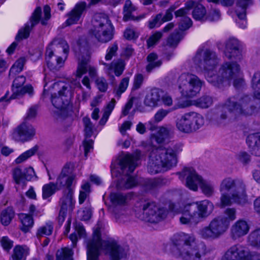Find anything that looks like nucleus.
I'll return each mask as SVG.
<instances>
[{
	"label": "nucleus",
	"instance_id": "f257e3e1",
	"mask_svg": "<svg viewBox=\"0 0 260 260\" xmlns=\"http://www.w3.org/2000/svg\"><path fill=\"white\" fill-rule=\"evenodd\" d=\"M194 63L204 70L209 83L218 88L229 86L231 80L239 74L240 66L236 62L225 61L218 71L215 70L219 62L215 52L209 49H200L193 58Z\"/></svg>",
	"mask_w": 260,
	"mask_h": 260
},
{
	"label": "nucleus",
	"instance_id": "f03ea898",
	"mask_svg": "<svg viewBox=\"0 0 260 260\" xmlns=\"http://www.w3.org/2000/svg\"><path fill=\"white\" fill-rule=\"evenodd\" d=\"M171 252L176 258L182 260H202L207 253L206 245L197 243L193 235L181 233L172 238Z\"/></svg>",
	"mask_w": 260,
	"mask_h": 260
},
{
	"label": "nucleus",
	"instance_id": "7ed1b4c3",
	"mask_svg": "<svg viewBox=\"0 0 260 260\" xmlns=\"http://www.w3.org/2000/svg\"><path fill=\"white\" fill-rule=\"evenodd\" d=\"M182 151V145L176 144L172 148L153 146L149 153L148 171L152 174L166 171L176 166L177 154Z\"/></svg>",
	"mask_w": 260,
	"mask_h": 260
},
{
	"label": "nucleus",
	"instance_id": "20e7f679",
	"mask_svg": "<svg viewBox=\"0 0 260 260\" xmlns=\"http://www.w3.org/2000/svg\"><path fill=\"white\" fill-rule=\"evenodd\" d=\"M101 236L100 229L96 228L87 242V260H98L100 250L108 254L112 260H119L124 255L123 249L115 240L110 238L103 240Z\"/></svg>",
	"mask_w": 260,
	"mask_h": 260
},
{
	"label": "nucleus",
	"instance_id": "39448f33",
	"mask_svg": "<svg viewBox=\"0 0 260 260\" xmlns=\"http://www.w3.org/2000/svg\"><path fill=\"white\" fill-rule=\"evenodd\" d=\"M213 204L208 200L185 205L180 208L178 204L170 203L169 209L172 211L181 213L180 221L182 224L194 225L202 218L208 216L213 211Z\"/></svg>",
	"mask_w": 260,
	"mask_h": 260
},
{
	"label": "nucleus",
	"instance_id": "423d86ee",
	"mask_svg": "<svg viewBox=\"0 0 260 260\" xmlns=\"http://www.w3.org/2000/svg\"><path fill=\"white\" fill-rule=\"evenodd\" d=\"M221 207L231 206L233 204L244 205L248 203L246 186L241 179L226 177L220 182Z\"/></svg>",
	"mask_w": 260,
	"mask_h": 260
},
{
	"label": "nucleus",
	"instance_id": "0eeeda50",
	"mask_svg": "<svg viewBox=\"0 0 260 260\" xmlns=\"http://www.w3.org/2000/svg\"><path fill=\"white\" fill-rule=\"evenodd\" d=\"M250 96L238 93L229 98L224 105L218 109L214 121L217 125H221L228 118L227 112L235 116L240 115H251L254 112L255 107L251 106Z\"/></svg>",
	"mask_w": 260,
	"mask_h": 260
},
{
	"label": "nucleus",
	"instance_id": "6e6552de",
	"mask_svg": "<svg viewBox=\"0 0 260 260\" xmlns=\"http://www.w3.org/2000/svg\"><path fill=\"white\" fill-rule=\"evenodd\" d=\"M141 154V151L136 150L133 154H125L119 156L117 164L121 173L125 176L117 181L116 186L118 189H128L137 185L136 179L128 175L138 166L137 161L140 158Z\"/></svg>",
	"mask_w": 260,
	"mask_h": 260
},
{
	"label": "nucleus",
	"instance_id": "1a4fd4ad",
	"mask_svg": "<svg viewBox=\"0 0 260 260\" xmlns=\"http://www.w3.org/2000/svg\"><path fill=\"white\" fill-rule=\"evenodd\" d=\"M176 128L184 134H191L201 128L205 123L204 116L201 114L191 111L182 115L175 122Z\"/></svg>",
	"mask_w": 260,
	"mask_h": 260
},
{
	"label": "nucleus",
	"instance_id": "9d476101",
	"mask_svg": "<svg viewBox=\"0 0 260 260\" xmlns=\"http://www.w3.org/2000/svg\"><path fill=\"white\" fill-rule=\"evenodd\" d=\"M131 198L130 193L112 192L110 194V201L115 206L112 212L116 222L125 223L129 220L126 205Z\"/></svg>",
	"mask_w": 260,
	"mask_h": 260
},
{
	"label": "nucleus",
	"instance_id": "9b49d317",
	"mask_svg": "<svg viewBox=\"0 0 260 260\" xmlns=\"http://www.w3.org/2000/svg\"><path fill=\"white\" fill-rule=\"evenodd\" d=\"M178 84L183 96L192 98L200 92L204 82L194 74L183 73L178 78Z\"/></svg>",
	"mask_w": 260,
	"mask_h": 260
},
{
	"label": "nucleus",
	"instance_id": "f8f14e48",
	"mask_svg": "<svg viewBox=\"0 0 260 260\" xmlns=\"http://www.w3.org/2000/svg\"><path fill=\"white\" fill-rule=\"evenodd\" d=\"M92 23L93 28L91 31L99 41L106 43L112 39L113 27L106 15H95Z\"/></svg>",
	"mask_w": 260,
	"mask_h": 260
},
{
	"label": "nucleus",
	"instance_id": "ddd939ff",
	"mask_svg": "<svg viewBox=\"0 0 260 260\" xmlns=\"http://www.w3.org/2000/svg\"><path fill=\"white\" fill-rule=\"evenodd\" d=\"M228 228V222L217 216L214 218L208 226L200 230V235L203 239L214 240L224 234Z\"/></svg>",
	"mask_w": 260,
	"mask_h": 260
},
{
	"label": "nucleus",
	"instance_id": "4468645a",
	"mask_svg": "<svg viewBox=\"0 0 260 260\" xmlns=\"http://www.w3.org/2000/svg\"><path fill=\"white\" fill-rule=\"evenodd\" d=\"M221 260H260V254L252 253L246 247L237 244L226 251Z\"/></svg>",
	"mask_w": 260,
	"mask_h": 260
},
{
	"label": "nucleus",
	"instance_id": "2eb2a0df",
	"mask_svg": "<svg viewBox=\"0 0 260 260\" xmlns=\"http://www.w3.org/2000/svg\"><path fill=\"white\" fill-rule=\"evenodd\" d=\"M143 216L142 219L151 223H157L167 216L165 209L158 206L154 202H147L142 205Z\"/></svg>",
	"mask_w": 260,
	"mask_h": 260
},
{
	"label": "nucleus",
	"instance_id": "dca6fc26",
	"mask_svg": "<svg viewBox=\"0 0 260 260\" xmlns=\"http://www.w3.org/2000/svg\"><path fill=\"white\" fill-rule=\"evenodd\" d=\"M177 174L180 180H183L186 177V186L194 191L198 190V185H200L203 180L192 168H184L181 172L177 173Z\"/></svg>",
	"mask_w": 260,
	"mask_h": 260
},
{
	"label": "nucleus",
	"instance_id": "f3484780",
	"mask_svg": "<svg viewBox=\"0 0 260 260\" xmlns=\"http://www.w3.org/2000/svg\"><path fill=\"white\" fill-rule=\"evenodd\" d=\"M26 81V78L23 76H19L13 81L12 86V94L10 99H15L23 96L27 93L31 96L34 93L33 87L30 84L23 86Z\"/></svg>",
	"mask_w": 260,
	"mask_h": 260
},
{
	"label": "nucleus",
	"instance_id": "a211bd4d",
	"mask_svg": "<svg viewBox=\"0 0 260 260\" xmlns=\"http://www.w3.org/2000/svg\"><path fill=\"white\" fill-rule=\"evenodd\" d=\"M74 203L72 189H64L63 192V196L59 201L60 209L58 217L59 223L62 224L64 221L68 210H73Z\"/></svg>",
	"mask_w": 260,
	"mask_h": 260
},
{
	"label": "nucleus",
	"instance_id": "6ab92c4d",
	"mask_svg": "<svg viewBox=\"0 0 260 260\" xmlns=\"http://www.w3.org/2000/svg\"><path fill=\"white\" fill-rule=\"evenodd\" d=\"M90 56L86 54L85 56H81L79 57L77 69L75 73L76 77L80 78L83 75L88 71L89 76L91 78L96 77L98 73L96 69L89 64Z\"/></svg>",
	"mask_w": 260,
	"mask_h": 260
},
{
	"label": "nucleus",
	"instance_id": "aec40b11",
	"mask_svg": "<svg viewBox=\"0 0 260 260\" xmlns=\"http://www.w3.org/2000/svg\"><path fill=\"white\" fill-rule=\"evenodd\" d=\"M42 14V10L40 7H37L32 13L30 18V23H26L24 28L20 29L17 36L16 40H20L23 39L27 38L29 36V33L31 29L38 24L40 20Z\"/></svg>",
	"mask_w": 260,
	"mask_h": 260
},
{
	"label": "nucleus",
	"instance_id": "412c9836",
	"mask_svg": "<svg viewBox=\"0 0 260 260\" xmlns=\"http://www.w3.org/2000/svg\"><path fill=\"white\" fill-rule=\"evenodd\" d=\"M35 135V130L31 125L23 123L13 132L12 136L17 141L24 142L31 139Z\"/></svg>",
	"mask_w": 260,
	"mask_h": 260
},
{
	"label": "nucleus",
	"instance_id": "4be33fe9",
	"mask_svg": "<svg viewBox=\"0 0 260 260\" xmlns=\"http://www.w3.org/2000/svg\"><path fill=\"white\" fill-rule=\"evenodd\" d=\"M224 54L229 59L240 60L242 54L239 49V41L234 38L228 40L225 43Z\"/></svg>",
	"mask_w": 260,
	"mask_h": 260
},
{
	"label": "nucleus",
	"instance_id": "5701e85b",
	"mask_svg": "<svg viewBox=\"0 0 260 260\" xmlns=\"http://www.w3.org/2000/svg\"><path fill=\"white\" fill-rule=\"evenodd\" d=\"M250 229V225L245 220L239 219L236 221L231 228V237L237 240L247 235Z\"/></svg>",
	"mask_w": 260,
	"mask_h": 260
},
{
	"label": "nucleus",
	"instance_id": "b1692460",
	"mask_svg": "<svg viewBox=\"0 0 260 260\" xmlns=\"http://www.w3.org/2000/svg\"><path fill=\"white\" fill-rule=\"evenodd\" d=\"M71 95L72 91L69 87L62 86L61 89L58 92V94L54 93L51 95V101L54 107L58 109H61L68 103V100L63 99L62 97L71 96Z\"/></svg>",
	"mask_w": 260,
	"mask_h": 260
},
{
	"label": "nucleus",
	"instance_id": "393cba45",
	"mask_svg": "<svg viewBox=\"0 0 260 260\" xmlns=\"http://www.w3.org/2000/svg\"><path fill=\"white\" fill-rule=\"evenodd\" d=\"M71 170L69 165H66L62 168L61 173L57 178L55 184L60 187V189L63 186H66V189L71 188V186L75 179V176L69 175Z\"/></svg>",
	"mask_w": 260,
	"mask_h": 260
},
{
	"label": "nucleus",
	"instance_id": "a878e982",
	"mask_svg": "<svg viewBox=\"0 0 260 260\" xmlns=\"http://www.w3.org/2000/svg\"><path fill=\"white\" fill-rule=\"evenodd\" d=\"M86 7L87 4L84 2L76 4L72 11L67 14L68 18L64 23L66 26L77 23L83 12L85 11Z\"/></svg>",
	"mask_w": 260,
	"mask_h": 260
},
{
	"label": "nucleus",
	"instance_id": "bb28decb",
	"mask_svg": "<svg viewBox=\"0 0 260 260\" xmlns=\"http://www.w3.org/2000/svg\"><path fill=\"white\" fill-rule=\"evenodd\" d=\"M246 143L251 153L260 156V133L249 135L246 139Z\"/></svg>",
	"mask_w": 260,
	"mask_h": 260
},
{
	"label": "nucleus",
	"instance_id": "cd10ccee",
	"mask_svg": "<svg viewBox=\"0 0 260 260\" xmlns=\"http://www.w3.org/2000/svg\"><path fill=\"white\" fill-rule=\"evenodd\" d=\"M172 131V127L161 126L156 134H152L150 139L152 143L155 142L157 144H160L164 143L165 140L170 137Z\"/></svg>",
	"mask_w": 260,
	"mask_h": 260
},
{
	"label": "nucleus",
	"instance_id": "c85d7f7f",
	"mask_svg": "<svg viewBox=\"0 0 260 260\" xmlns=\"http://www.w3.org/2000/svg\"><path fill=\"white\" fill-rule=\"evenodd\" d=\"M57 48H61L64 54V59L61 57L56 56L54 59H52L54 62L53 68L58 69L61 67L63 64L64 60L67 59L68 54L69 51V46L67 42L62 39L59 40L58 45L56 46Z\"/></svg>",
	"mask_w": 260,
	"mask_h": 260
},
{
	"label": "nucleus",
	"instance_id": "c756f323",
	"mask_svg": "<svg viewBox=\"0 0 260 260\" xmlns=\"http://www.w3.org/2000/svg\"><path fill=\"white\" fill-rule=\"evenodd\" d=\"M160 99V90L157 88H153L146 95L144 100V104L146 106L154 107L157 105Z\"/></svg>",
	"mask_w": 260,
	"mask_h": 260
},
{
	"label": "nucleus",
	"instance_id": "7c9ffc66",
	"mask_svg": "<svg viewBox=\"0 0 260 260\" xmlns=\"http://www.w3.org/2000/svg\"><path fill=\"white\" fill-rule=\"evenodd\" d=\"M192 7V17L197 21L204 22L207 20V12L205 8L201 4L193 1Z\"/></svg>",
	"mask_w": 260,
	"mask_h": 260
},
{
	"label": "nucleus",
	"instance_id": "2f4dec72",
	"mask_svg": "<svg viewBox=\"0 0 260 260\" xmlns=\"http://www.w3.org/2000/svg\"><path fill=\"white\" fill-rule=\"evenodd\" d=\"M102 64L105 66L104 70L107 74H110V71L113 69L114 72L116 76H120L124 69V64L121 60H118L115 62L113 61L111 64L104 62H102Z\"/></svg>",
	"mask_w": 260,
	"mask_h": 260
},
{
	"label": "nucleus",
	"instance_id": "473e14b6",
	"mask_svg": "<svg viewBox=\"0 0 260 260\" xmlns=\"http://www.w3.org/2000/svg\"><path fill=\"white\" fill-rule=\"evenodd\" d=\"M29 249L25 246L17 245L13 249L12 257L13 260H25Z\"/></svg>",
	"mask_w": 260,
	"mask_h": 260
},
{
	"label": "nucleus",
	"instance_id": "72a5a7b5",
	"mask_svg": "<svg viewBox=\"0 0 260 260\" xmlns=\"http://www.w3.org/2000/svg\"><path fill=\"white\" fill-rule=\"evenodd\" d=\"M213 103V98L208 95H204L193 101V105L199 108L207 109Z\"/></svg>",
	"mask_w": 260,
	"mask_h": 260
},
{
	"label": "nucleus",
	"instance_id": "f704fd0d",
	"mask_svg": "<svg viewBox=\"0 0 260 260\" xmlns=\"http://www.w3.org/2000/svg\"><path fill=\"white\" fill-rule=\"evenodd\" d=\"M15 216V212L12 208L8 207L3 210L0 215V220L4 226L8 225Z\"/></svg>",
	"mask_w": 260,
	"mask_h": 260
},
{
	"label": "nucleus",
	"instance_id": "c9c22d12",
	"mask_svg": "<svg viewBox=\"0 0 260 260\" xmlns=\"http://www.w3.org/2000/svg\"><path fill=\"white\" fill-rule=\"evenodd\" d=\"M147 59L149 63L146 67V70L150 72L153 69L159 67L161 64V60L158 59V56L155 53H150L147 57Z\"/></svg>",
	"mask_w": 260,
	"mask_h": 260
},
{
	"label": "nucleus",
	"instance_id": "e433bc0d",
	"mask_svg": "<svg viewBox=\"0 0 260 260\" xmlns=\"http://www.w3.org/2000/svg\"><path fill=\"white\" fill-rule=\"evenodd\" d=\"M60 190V187L57 186L54 182H50L43 185L42 187V197L44 199H46Z\"/></svg>",
	"mask_w": 260,
	"mask_h": 260
},
{
	"label": "nucleus",
	"instance_id": "4c0bfd02",
	"mask_svg": "<svg viewBox=\"0 0 260 260\" xmlns=\"http://www.w3.org/2000/svg\"><path fill=\"white\" fill-rule=\"evenodd\" d=\"M251 87L253 90L254 96L260 100V72L255 73L251 79Z\"/></svg>",
	"mask_w": 260,
	"mask_h": 260
},
{
	"label": "nucleus",
	"instance_id": "58836bf2",
	"mask_svg": "<svg viewBox=\"0 0 260 260\" xmlns=\"http://www.w3.org/2000/svg\"><path fill=\"white\" fill-rule=\"evenodd\" d=\"M19 218L22 224L21 230L25 233L27 232L34 224L32 217L27 214L22 213L19 215Z\"/></svg>",
	"mask_w": 260,
	"mask_h": 260
},
{
	"label": "nucleus",
	"instance_id": "ea45409f",
	"mask_svg": "<svg viewBox=\"0 0 260 260\" xmlns=\"http://www.w3.org/2000/svg\"><path fill=\"white\" fill-rule=\"evenodd\" d=\"M26 59L25 57H20L14 63L11 68L9 71V77H14L16 74L21 72L25 63Z\"/></svg>",
	"mask_w": 260,
	"mask_h": 260
},
{
	"label": "nucleus",
	"instance_id": "a19ab883",
	"mask_svg": "<svg viewBox=\"0 0 260 260\" xmlns=\"http://www.w3.org/2000/svg\"><path fill=\"white\" fill-rule=\"evenodd\" d=\"M73 251L67 247H64L57 251L56 254V260H73Z\"/></svg>",
	"mask_w": 260,
	"mask_h": 260
},
{
	"label": "nucleus",
	"instance_id": "79ce46f5",
	"mask_svg": "<svg viewBox=\"0 0 260 260\" xmlns=\"http://www.w3.org/2000/svg\"><path fill=\"white\" fill-rule=\"evenodd\" d=\"M38 146L36 145L31 149L23 152L15 159V162L17 164L23 162L31 156L34 155L38 151Z\"/></svg>",
	"mask_w": 260,
	"mask_h": 260
},
{
	"label": "nucleus",
	"instance_id": "37998d69",
	"mask_svg": "<svg viewBox=\"0 0 260 260\" xmlns=\"http://www.w3.org/2000/svg\"><path fill=\"white\" fill-rule=\"evenodd\" d=\"M200 186L202 192L207 197H211L214 193V185L204 179L201 182Z\"/></svg>",
	"mask_w": 260,
	"mask_h": 260
},
{
	"label": "nucleus",
	"instance_id": "c03bdc74",
	"mask_svg": "<svg viewBox=\"0 0 260 260\" xmlns=\"http://www.w3.org/2000/svg\"><path fill=\"white\" fill-rule=\"evenodd\" d=\"M183 37V35L181 33L175 30L168 37L167 44L170 47H176Z\"/></svg>",
	"mask_w": 260,
	"mask_h": 260
},
{
	"label": "nucleus",
	"instance_id": "a18cd8bd",
	"mask_svg": "<svg viewBox=\"0 0 260 260\" xmlns=\"http://www.w3.org/2000/svg\"><path fill=\"white\" fill-rule=\"evenodd\" d=\"M219 217L227 222L228 225L229 226L230 222L236 218V210L234 208H228L224 210V215Z\"/></svg>",
	"mask_w": 260,
	"mask_h": 260
},
{
	"label": "nucleus",
	"instance_id": "49530a36",
	"mask_svg": "<svg viewBox=\"0 0 260 260\" xmlns=\"http://www.w3.org/2000/svg\"><path fill=\"white\" fill-rule=\"evenodd\" d=\"M194 5L193 1H189L185 3V7L181 8L174 13L175 17H181V18L186 17V15L189 13V11L192 9Z\"/></svg>",
	"mask_w": 260,
	"mask_h": 260
},
{
	"label": "nucleus",
	"instance_id": "de8ad7c7",
	"mask_svg": "<svg viewBox=\"0 0 260 260\" xmlns=\"http://www.w3.org/2000/svg\"><path fill=\"white\" fill-rule=\"evenodd\" d=\"M13 178L17 184H23L25 183V174L24 172L19 168H16L13 170Z\"/></svg>",
	"mask_w": 260,
	"mask_h": 260
},
{
	"label": "nucleus",
	"instance_id": "09e8293b",
	"mask_svg": "<svg viewBox=\"0 0 260 260\" xmlns=\"http://www.w3.org/2000/svg\"><path fill=\"white\" fill-rule=\"evenodd\" d=\"M83 122L84 126L85 134L86 137H90L93 135L95 130L94 124L91 121L88 117L83 118Z\"/></svg>",
	"mask_w": 260,
	"mask_h": 260
},
{
	"label": "nucleus",
	"instance_id": "8fccbe9b",
	"mask_svg": "<svg viewBox=\"0 0 260 260\" xmlns=\"http://www.w3.org/2000/svg\"><path fill=\"white\" fill-rule=\"evenodd\" d=\"M250 244L256 247H260V229L252 232L248 236Z\"/></svg>",
	"mask_w": 260,
	"mask_h": 260
},
{
	"label": "nucleus",
	"instance_id": "3c124183",
	"mask_svg": "<svg viewBox=\"0 0 260 260\" xmlns=\"http://www.w3.org/2000/svg\"><path fill=\"white\" fill-rule=\"evenodd\" d=\"M162 37V33L161 31H156L149 37L147 40V44L148 48L153 47L156 45Z\"/></svg>",
	"mask_w": 260,
	"mask_h": 260
},
{
	"label": "nucleus",
	"instance_id": "603ef678",
	"mask_svg": "<svg viewBox=\"0 0 260 260\" xmlns=\"http://www.w3.org/2000/svg\"><path fill=\"white\" fill-rule=\"evenodd\" d=\"M53 229L52 224L47 223L38 229L37 235L38 237L49 236L52 234Z\"/></svg>",
	"mask_w": 260,
	"mask_h": 260
},
{
	"label": "nucleus",
	"instance_id": "864d4df0",
	"mask_svg": "<svg viewBox=\"0 0 260 260\" xmlns=\"http://www.w3.org/2000/svg\"><path fill=\"white\" fill-rule=\"evenodd\" d=\"M129 79L128 77L123 78L117 89L115 90L116 96L118 98L120 97L121 94L123 93L127 88Z\"/></svg>",
	"mask_w": 260,
	"mask_h": 260
},
{
	"label": "nucleus",
	"instance_id": "5fc2aeb1",
	"mask_svg": "<svg viewBox=\"0 0 260 260\" xmlns=\"http://www.w3.org/2000/svg\"><path fill=\"white\" fill-rule=\"evenodd\" d=\"M246 10L244 9V11L240 9L237 11V9H235V12L237 14V15L239 18V20L237 21V23L239 24L240 27L242 28H244L246 25V21L245 20L246 18Z\"/></svg>",
	"mask_w": 260,
	"mask_h": 260
},
{
	"label": "nucleus",
	"instance_id": "6e6d98bb",
	"mask_svg": "<svg viewBox=\"0 0 260 260\" xmlns=\"http://www.w3.org/2000/svg\"><path fill=\"white\" fill-rule=\"evenodd\" d=\"M192 25V21L188 17H185L180 19L178 24L180 30L184 31L189 29Z\"/></svg>",
	"mask_w": 260,
	"mask_h": 260
},
{
	"label": "nucleus",
	"instance_id": "4d7b16f0",
	"mask_svg": "<svg viewBox=\"0 0 260 260\" xmlns=\"http://www.w3.org/2000/svg\"><path fill=\"white\" fill-rule=\"evenodd\" d=\"M144 76L141 74H136L134 78L132 90H136L141 88L144 81Z\"/></svg>",
	"mask_w": 260,
	"mask_h": 260
},
{
	"label": "nucleus",
	"instance_id": "13d9d810",
	"mask_svg": "<svg viewBox=\"0 0 260 260\" xmlns=\"http://www.w3.org/2000/svg\"><path fill=\"white\" fill-rule=\"evenodd\" d=\"M221 14L219 10L211 9L207 15V20L210 21H217L220 18Z\"/></svg>",
	"mask_w": 260,
	"mask_h": 260
},
{
	"label": "nucleus",
	"instance_id": "bf43d9fd",
	"mask_svg": "<svg viewBox=\"0 0 260 260\" xmlns=\"http://www.w3.org/2000/svg\"><path fill=\"white\" fill-rule=\"evenodd\" d=\"M117 50L118 46L117 44L114 43L110 46L107 50V53L105 56L106 60H111L113 56L116 55Z\"/></svg>",
	"mask_w": 260,
	"mask_h": 260
},
{
	"label": "nucleus",
	"instance_id": "052dcab7",
	"mask_svg": "<svg viewBox=\"0 0 260 260\" xmlns=\"http://www.w3.org/2000/svg\"><path fill=\"white\" fill-rule=\"evenodd\" d=\"M177 8V6L175 5L171 6L166 12L165 15L161 16V21L162 22L170 21L173 18L172 12Z\"/></svg>",
	"mask_w": 260,
	"mask_h": 260
},
{
	"label": "nucleus",
	"instance_id": "680f3d73",
	"mask_svg": "<svg viewBox=\"0 0 260 260\" xmlns=\"http://www.w3.org/2000/svg\"><path fill=\"white\" fill-rule=\"evenodd\" d=\"M95 82L98 89L101 92H105L107 90L108 85L104 78H99L96 80Z\"/></svg>",
	"mask_w": 260,
	"mask_h": 260
},
{
	"label": "nucleus",
	"instance_id": "e2e57ef3",
	"mask_svg": "<svg viewBox=\"0 0 260 260\" xmlns=\"http://www.w3.org/2000/svg\"><path fill=\"white\" fill-rule=\"evenodd\" d=\"M1 244L5 250H9L13 245V242L8 237L4 236L1 240Z\"/></svg>",
	"mask_w": 260,
	"mask_h": 260
},
{
	"label": "nucleus",
	"instance_id": "0e129e2a",
	"mask_svg": "<svg viewBox=\"0 0 260 260\" xmlns=\"http://www.w3.org/2000/svg\"><path fill=\"white\" fill-rule=\"evenodd\" d=\"M163 22L161 21V14L159 13L149 22V27L152 29L156 26H159Z\"/></svg>",
	"mask_w": 260,
	"mask_h": 260
},
{
	"label": "nucleus",
	"instance_id": "69168bd1",
	"mask_svg": "<svg viewBox=\"0 0 260 260\" xmlns=\"http://www.w3.org/2000/svg\"><path fill=\"white\" fill-rule=\"evenodd\" d=\"M136 99L135 97H132L125 104L121 113V117L125 116L129 113V110L133 107L134 101Z\"/></svg>",
	"mask_w": 260,
	"mask_h": 260
},
{
	"label": "nucleus",
	"instance_id": "338daca9",
	"mask_svg": "<svg viewBox=\"0 0 260 260\" xmlns=\"http://www.w3.org/2000/svg\"><path fill=\"white\" fill-rule=\"evenodd\" d=\"M53 56V50L49 47L47 48L46 52V60L48 67L50 69L53 68L54 62L51 60V57Z\"/></svg>",
	"mask_w": 260,
	"mask_h": 260
},
{
	"label": "nucleus",
	"instance_id": "774afa93",
	"mask_svg": "<svg viewBox=\"0 0 260 260\" xmlns=\"http://www.w3.org/2000/svg\"><path fill=\"white\" fill-rule=\"evenodd\" d=\"M238 160L245 165L250 161V156L246 152H241L238 156Z\"/></svg>",
	"mask_w": 260,
	"mask_h": 260
}]
</instances>
